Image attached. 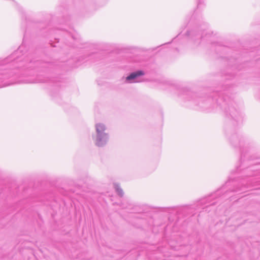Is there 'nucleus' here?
<instances>
[{"instance_id":"1","label":"nucleus","mask_w":260,"mask_h":260,"mask_svg":"<svg viewBox=\"0 0 260 260\" xmlns=\"http://www.w3.org/2000/svg\"><path fill=\"white\" fill-rule=\"evenodd\" d=\"M96 131L99 134L98 138L96 141V145L98 146H102L106 143L107 140V138H103L102 135L100 134L104 132L105 129V127L104 124L102 123H99L96 126Z\"/></svg>"},{"instance_id":"2","label":"nucleus","mask_w":260,"mask_h":260,"mask_svg":"<svg viewBox=\"0 0 260 260\" xmlns=\"http://www.w3.org/2000/svg\"><path fill=\"white\" fill-rule=\"evenodd\" d=\"M144 74V73L142 71H139L136 72L132 73L129 76L126 77L127 80H130L132 79H135L138 76H142Z\"/></svg>"}]
</instances>
